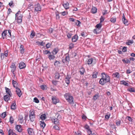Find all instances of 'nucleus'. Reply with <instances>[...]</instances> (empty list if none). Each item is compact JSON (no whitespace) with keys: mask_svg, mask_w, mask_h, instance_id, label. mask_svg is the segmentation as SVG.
<instances>
[{"mask_svg":"<svg viewBox=\"0 0 135 135\" xmlns=\"http://www.w3.org/2000/svg\"><path fill=\"white\" fill-rule=\"evenodd\" d=\"M102 78L99 81V83L102 85H104L105 83L109 82L110 81V78L108 75L104 73H102Z\"/></svg>","mask_w":135,"mask_h":135,"instance_id":"obj_1","label":"nucleus"},{"mask_svg":"<svg viewBox=\"0 0 135 135\" xmlns=\"http://www.w3.org/2000/svg\"><path fill=\"white\" fill-rule=\"evenodd\" d=\"M64 97L70 104H74L73 98L69 93L65 94L64 95Z\"/></svg>","mask_w":135,"mask_h":135,"instance_id":"obj_2","label":"nucleus"},{"mask_svg":"<svg viewBox=\"0 0 135 135\" xmlns=\"http://www.w3.org/2000/svg\"><path fill=\"white\" fill-rule=\"evenodd\" d=\"M22 15L21 14V12L19 11L15 14V19L17 20V22L20 23H21Z\"/></svg>","mask_w":135,"mask_h":135,"instance_id":"obj_3","label":"nucleus"},{"mask_svg":"<svg viewBox=\"0 0 135 135\" xmlns=\"http://www.w3.org/2000/svg\"><path fill=\"white\" fill-rule=\"evenodd\" d=\"M10 67L12 69L11 70V72L13 74H14V72L16 69L15 64L14 63H12L11 65L10 66Z\"/></svg>","mask_w":135,"mask_h":135,"instance_id":"obj_4","label":"nucleus"},{"mask_svg":"<svg viewBox=\"0 0 135 135\" xmlns=\"http://www.w3.org/2000/svg\"><path fill=\"white\" fill-rule=\"evenodd\" d=\"M53 103L54 104H56L59 102V100L56 97H52V98Z\"/></svg>","mask_w":135,"mask_h":135,"instance_id":"obj_5","label":"nucleus"},{"mask_svg":"<svg viewBox=\"0 0 135 135\" xmlns=\"http://www.w3.org/2000/svg\"><path fill=\"white\" fill-rule=\"evenodd\" d=\"M26 65L23 62H21L19 64V67L20 69H22L25 68Z\"/></svg>","mask_w":135,"mask_h":135,"instance_id":"obj_6","label":"nucleus"},{"mask_svg":"<svg viewBox=\"0 0 135 135\" xmlns=\"http://www.w3.org/2000/svg\"><path fill=\"white\" fill-rule=\"evenodd\" d=\"M16 130L19 132H21L22 131V128L20 125H17L15 127Z\"/></svg>","mask_w":135,"mask_h":135,"instance_id":"obj_7","label":"nucleus"},{"mask_svg":"<svg viewBox=\"0 0 135 135\" xmlns=\"http://www.w3.org/2000/svg\"><path fill=\"white\" fill-rule=\"evenodd\" d=\"M16 92L17 94L18 95L19 97H20L21 95H22L21 91L19 88H16Z\"/></svg>","mask_w":135,"mask_h":135,"instance_id":"obj_8","label":"nucleus"},{"mask_svg":"<svg viewBox=\"0 0 135 135\" xmlns=\"http://www.w3.org/2000/svg\"><path fill=\"white\" fill-rule=\"evenodd\" d=\"M51 120L52 122H54L55 124H59V120L57 118H53L51 119Z\"/></svg>","mask_w":135,"mask_h":135,"instance_id":"obj_9","label":"nucleus"},{"mask_svg":"<svg viewBox=\"0 0 135 135\" xmlns=\"http://www.w3.org/2000/svg\"><path fill=\"white\" fill-rule=\"evenodd\" d=\"M27 131L29 135H34V132L32 128H29L27 129Z\"/></svg>","mask_w":135,"mask_h":135,"instance_id":"obj_10","label":"nucleus"},{"mask_svg":"<svg viewBox=\"0 0 135 135\" xmlns=\"http://www.w3.org/2000/svg\"><path fill=\"white\" fill-rule=\"evenodd\" d=\"M41 9V8L40 4H38L35 5V10L36 11H40Z\"/></svg>","mask_w":135,"mask_h":135,"instance_id":"obj_11","label":"nucleus"},{"mask_svg":"<svg viewBox=\"0 0 135 135\" xmlns=\"http://www.w3.org/2000/svg\"><path fill=\"white\" fill-rule=\"evenodd\" d=\"M5 89L7 93L8 94L10 97H11L12 96V94L10 89L6 87H5Z\"/></svg>","mask_w":135,"mask_h":135,"instance_id":"obj_12","label":"nucleus"},{"mask_svg":"<svg viewBox=\"0 0 135 135\" xmlns=\"http://www.w3.org/2000/svg\"><path fill=\"white\" fill-rule=\"evenodd\" d=\"M54 55H51V53L49 55H48V57L50 60H54L55 58V56H54Z\"/></svg>","mask_w":135,"mask_h":135,"instance_id":"obj_13","label":"nucleus"},{"mask_svg":"<svg viewBox=\"0 0 135 135\" xmlns=\"http://www.w3.org/2000/svg\"><path fill=\"white\" fill-rule=\"evenodd\" d=\"M122 20L123 21V23L126 25H127L128 21L127 20H126L125 17L124 15V14L122 16Z\"/></svg>","mask_w":135,"mask_h":135,"instance_id":"obj_14","label":"nucleus"},{"mask_svg":"<svg viewBox=\"0 0 135 135\" xmlns=\"http://www.w3.org/2000/svg\"><path fill=\"white\" fill-rule=\"evenodd\" d=\"M9 95H6L4 96L3 98L4 101L7 102L10 99V97Z\"/></svg>","mask_w":135,"mask_h":135,"instance_id":"obj_15","label":"nucleus"},{"mask_svg":"<svg viewBox=\"0 0 135 135\" xmlns=\"http://www.w3.org/2000/svg\"><path fill=\"white\" fill-rule=\"evenodd\" d=\"M70 77L68 75H67L65 78V82L68 84H69L70 83Z\"/></svg>","mask_w":135,"mask_h":135,"instance_id":"obj_16","label":"nucleus"},{"mask_svg":"<svg viewBox=\"0 0 135 135\" xmlns=\"http://www.w3.org/2000/svg\"><path fill=\"white\" fill-rule=\"evenodd\" d=\"M65 56V62L66 63H68L70 60L68 54H66Z\"/></svg>","mask_w":135,"mask_h":135,"instance_id":"obj_17","label":"nucleus"},{"mask_svg":"<svg viewBox=\"0 0 135 135\" xmlns=\"http://www.w3.org/2000/svg\"><path fill=\"white\" fill-rule=\"evenodd\" d=\"M18 121L20 123H22L23 122V117L22 115H20L19 116Z\"/></svg>","mask_w":135,"mask_h":135,"instance_id":"obj_18","label":"nucleus"},{"mask_svg":"<svg viewBox=\"0 0 135 135\" xmlns=\"http://www.w3.org/2000/svg\"><path fill=\"white\" fill-rule=\"evenodd\" d=\"M78 38V37L76 35H75L72 38V41L73 42H75L76 41Z\"/></svg>","mask_w":135,"mask_h":135,"instance_id":"obj_19","label":"nucleus"},{"mask_svg":"<svg viewBox=\"0 0 135 135\" xmlns=\"http://www.w3.org/2000/svg\"><path fill=\"white\" fill-rule=\"evenodd\" d=\"M40 126L42 128H43L45 126L46 124L43 120L40 122Z\"/></svg>","mask_w":135,"mask_h":135,"instance_id":"obj_20","label":"nucleus"},{"mask_svg":"<svg viewBox=\"0 0 135 135\" xmlns=\"http://www.w3.org/2000/svg\"><path fill=\"white\" fill-rule=\"evenodd\" d=\"M20 52L21 54H23L24 52V46L23 45H21L20 47Z\"/></svg>","mask_w":135,"mask_h":135,"instance_id":"obj_21","label":"nucleus"},{"mask_svg":"<svg viewBox=\"0 0 135 135\" xmlns=\"http://www.w3.org/2000/svg\"><path fill=\"white\" fill-rule=\"evenodd\" d=\"M97 9L95 7H93L91 10V12L93 13H96L97 12Z\"/></svg>","mask_w":135,"mask_h":135,"instance_id":"obj_22","label":"nucleus"},{"mask_svg":"<svg viewBox=\"0 0 135 135\" xmlns=\"http://www.w3.org/2000/svg\"><path fill=\"white\" fill-rule=\"evenodd\" d=\"M7 30H4L2 33V35L3 39H4V38L6 37V36L7 34Z\"/></svg>","mask_w":135,"mask_h":135,"instance_id":"obj_23","label":"nucleus"},{"mask_svg":"<svg viewBox=\"0 0 135 135\" xmlns=\"http://www.w3.org/2000/svg\"><path fill=\"white\" fill-rule=\"evenodd\" d=\"M12 84L15 88H18V84L16 81H15L14 80H13Z\"/></svg>","mask_w":135,"mask_h":135,"instance_id":"obj_24","label":"nucleus"},{"mask_svg":"<svg viewBox=\"0 0 135 135\" xmlns=\"http://www.w3.org/2000/svg\"><path fill=\"white\" fill-rule=\"evenodd\" d=\"M93 60L92 58L89 59L87 61L86 64L88 65L91 64L93 63Z\"/></svg>","mask_w":135,"mask_h":135,"instance_id":"obj_25","label":"nucleus"},{"mask_svg":"<svg viewBox=\"0 0 135 135\" xmlns=\"http://www.w3.org/2000/svg\"><path fill=\"white\" fill-rule=\"evenodd\" d=\"M113 76L117 78H119V73L118 72L115 73H114L113 74Z\"/></svg>","mask_w":135,"mask_h":135,"instance_id":"obj_26","label":"nucleus"},{"mask_svg":"<svg viewBox=\"0 0 135 135\" xmlns=\"http://www.w3.org/2000/svg\"><path fill=\"white\" fill-rule=\"evenodd\" d=\"M69 3L66 2L63 4V6L65 9H68L69 8Z\"/></svg>","mask_w":135,"mask_h":135,"instance_id":"obj_27","label":"nucleus"},{"mask_svg":"<svg viewBox=\"0 0 135 135\" xmlns=\"http://www.w3.org/2000/svg\"><path fill=\"white\" fill-rule=\"evenodd\" d=\"M85 72V69L84 68H81L80 69V72L81 75H83Z\"/></svg>","mask_w":135,"mask_h":135,"instance_id":"obj_28","label":"nucleus"},{"mask_svg":"<svg viewBox=\"0 0 135 135\" xmlns=\"http://www.w3.org/2000/svg\"><path fill=\"white\" fill-rule=\"evenodd\" d=\"M46 115L45 114H42L40 116V118L42 119V120H45L46 119Z\"/></svg>","mask_w":135,"mask_h":135,"instance_id":"obj_29","label":"nucleus"},{"mask_svg":"<svg viewBox=\"0 0 135 135\" xmlns=\"http://www.w3.org/2000/svg\"><path fill=\"white\" fill-rule=\"evenodd\" d=\"M128 90L131 92H134L135 89L134 88H129L128 89Z\"/></svg>","mask_w":135,"mask_h":135,"instance_id":"obj_30","label":"nucleus"},{"mask_svg":"<svg viewBox=\"0 0 135 135\" xmlns=\"http://www.w3.org/2000/svg\"><path fill=\"white\" fill-rule=\"evenodd\" d=\"M16 104L15 103H13L11 105V109L13 110H15L16 109Z\"/></svg>","mask_w":135,"mask_h":135,"instance_id":"obj_31","label":"nucleus"},{"mask_svg":"<svg viewBox=\"0 0 135 135\" xmlns=\"http://www.w3.org/2000/svg\"><path fill=\"white\" fill-rule=\"evenodd\" d=\"M58 51V49H54L53 51H52V53L53 55H56L57 52Z\"/></svg>","mask_w":135,"mask_h":135,"instance_id":"obj_32","label":"nucleus"},{"mask_svg":"<svg viewBox=\"0 0 135 135\" xmlns=\"http://www.w3.org/2000/svg\"><path fill=\"white\" fill-rule=\"evenodd\" d=\"M120 83L121 84H123L126 86H128V83L124 80L121 81Z\"/></svg>","mask_w":135,"mask_h":135,"instance_id":"obj_33","label":"nucleus"},{"mask_svg":"<svg viewBox=\"0 0 135 135\" xmlns=\"http://www.w3.org/2000/svg\"><path fill=\"white\" fill-rule=\"evenodd\" d=\"M98 73L97 72H95L93 73L92 75V77L93 78H96L97 77V75Z\"/></svg>","mask_w":135,"mask_h":135,"instance_id":"obj_34","label":"nucleus"},{"mask_svg":"<svg viewBox=\"0 0 135 135\" xmlns=\"http://www.w3.org/2000/svg\"><path fill=\"white\" fill-rule=\"evenodd\" d=\"M50 53V52L49 51L45 50L43 51V54L44 55H49Z\"/></svg>","mask_w":135,"mask_h":135,"instance_id":"obj_35","label":"nucleus"},{"mask_svg":"<svg viewBox=\"0 0 135 135\" xmlns=\"http://www.w3.org/2000/svg\"><path fill=\"white\" fill-rule=\"evenodd\" d=\"M35 116V112L33 110H31L30 111V113L29 114V116Z\"/></svg>","mask_w":135,"mask_h":135,"instance_id":"obj_36","label":"nucleus"},{"mask_svg":"<svg viewBox=\"0 0 135 135\" xmlns=\"http://www.w3.org/2000/svg\"><path fill=\"white\" fill-rule=\"evenodd\" d=\"M35 116H29V117L30 120L32 122H33L35 120Z\"/></svg>","mask_w":135,"mask_h":135,"instance_id":"obj_37","label":"nucleus"},{"mask_svg":"<svg viewBox=\"0 0 135 135\" xmlns=\"http://www.w3.org/2000/svg\"><path fill=\"white\" fill-rule=\"evenodd\" d=\"M133 42V40H129L128 42L127 43V44L128 45H130L132 44Z\"/></svg>","mask_w":135,"mask_h":135,"instance_id":"obj_38","label":"nucleus"},{"mask_svg":"<svg viewBox=\"0 0 135 135\" xmlns=\"http://www.w3.org/2000/svg\"><path fill=\"white\" fill-rule=\"evenodd\" d=\"M116 18L115 17L112 18L110 19V21L113 23L115 22L116 21Z\"/></svg>","mask_w":135,"mask_h":135,"instance_id":"obj_39","label":"nucleus"},{"mask_svg":"<svg viewBox=\"0 0 135 135\" xmlns=\"http://www.w3.org/2000/svg\"><path fill=\"white\" fill-rule=\"evenodd\" d=\"M60 76V75L59 73H56L55 74V79H59Z\"/></svg>","mask_w":135,"mask_h":135,"instance_id":"obj_40","label":"nucleus"},{"mask_svg":"<svg viewBox=\"0 0 135 135\" xmlns=\"http://www.w3.org/2000/svg\"><path fill=\"white\" fill-rule=\"evenodd\" d=\"M14 133L12 129H10L9 130L8 132L9 135H13Z\"/></svg>","mask_w":135,"mask_h":135,"instance_id":"obj_41","label":"nucleus"},{"mask_svg":"<svg viewBox=\"0 0 135 135\" xmlns=\"http://www.w3.org/2000/svg\"><path fill=\"white\" fill-rule=\"evenodd\" d=\"M35 36V33L33 31H32V32H31V33L30 35V37L32 38L34 36Z\"/></svg>","mask_w":135,"mask_h":135,"instance_id":"obj_42","label":"nucleus"},{"mask_svg":"<svg viewBox=\"0 0 135 135\" xmlns=\"http://www.w3.org/2000/svg\"><path fill=\"white\" fill-rule=\"evenodd\" d=\"M126 119H128L129 121L132 122L133 119H132V118L129 116H127L126 117Z\"/></svg>","mask_w":135,"mask_h":135,"instance_id":"obj_43","label":"nucleus"},{"mask_svg":"<svg viewBox=\"0 0 135 135\" xmlns=\"http://www.w3.org/2000/svg\"><path fill=\"white\" fill-rule=\"evenodd\" d=\"M60 64V62L58 61H56L54 63V65L56 66H58Z\"/></svg>","mask_w":135,"mask_h":135,"instance_id":"obj_44","label":"nucleus"},{"mask_svg":"<svg viewBox=\"0 0 135 135\" xmlns=\"http://www.w3.org/2000/svg\"><path fill=\"white\" fill-rule=\"evenodd\" d=\"M99 96L98 94H96L93 97V99L94 100L97 99L99 97Z\"/></svg>","mask_w":135,"mask_h":135,"instance_id":"obj_45","label":"nucleus"},{"mask_svg":"<svg viewBox=\"0 0 135 135\" xmlns=\"http://www.w3.org/2000/svg\"><path fill=\"white\" fill-rule=\"evenodd\" d=\"M33 101L36 103H38L39 102V100L37 98H34Z\"/></svg>","mask_w":135,"mask_h":135,"instance_id":"obj_46","label":"nucleus"},{"mask_svg":"<svg viewBox=\"0 0 135 135\" xmlns=\"http://www.w3.org/2000/svg\"><path fill=\"white\" fill-rule=\"evenodd\" d=\"M14 120L13 119V118L12 117V116H11L10 117V122L11 123H12L14 122Z\"/></svg>","mask_w":135,"mask_h":135,"instance_id":"obj_47","label":"nucleus"},{"mask_svg":"<svg viewBox=\"0 0 135 135\" xmlns=\"http://www.w3.org/2000/svg\"><path fill=\"white\" fill-rule=\"evenodd\" d=\"M105 19V17L103 16H101V18H100V23H101L103 22Z\"/></svg>","mask_w":135,"mask_h":135,"instance_id":"obj_48","label":"nucleus"},{"mask_svg":"<svg viewBox=\"0 0 135 135\" xmlns=\"http://www.w3.org/2000/svg\"><path fill=\"white\" fill-rule=\"evenodd\" d=\"M6 112H4L2 113L1 114L2 117L3 118H4L6 116Z\"/></svg>","mask_w":135,"mask_h":135,"instance_id":"obj_49","label":"nucleus"},{"mask_svg":"<svg viewBox=\"0 0 135 135\" xmlns=\"http://www.w3.org/2000/svg\"><path fill=\"white\" fill-rule=\"evenodd\" d=\"M76 25L78 26H79V24L80 23V21L78 20H76L75 22Z\"/></svg>","mask_w":135,"mask_h":135,"instance_id":"obj_50","label":"nucleus"},{"mask_svg":"<svg viewBox=\"0 0 135 135\" xmlns=\"http://www.w3.org/2000/svg\"><path fill=\"white\" fill-rule=\"evenodd\" d=\"M100 23L99 24H97L96 26V27L97 28H100L101 27L102 25Z\"/></svg>","mask_w":135,"mask_h":135,"instance_id":"obj_51","label":"nucleus"},{"mask_svg":"<svg viewBox=\"0 0 135 135\" xmlns=\"http://www.w3.org/2000/svg\"><path fill=\"white\" fill-rule=\"evenodd\" d=\"M53 128L55 129L56 130H59V127L57 125H55L53 127Z\"/></svg>","mask_w":135,"mask_h":135,"instance_id":"obj_52","label":"nucleus"},{"mask_svg":"<svg viewBox=\"0 0 135 135\" xmlns=\"http://www.w3.org/2000/svg\"><path fill=\"white\" fill-rule=\"evenodd\" d=\"M7 31H8V36L11 37V31L10 30H7Z\"/></svg>","mask_w":135,"mask_h":135,"instance_id":"obj_53","label":"nucleus"},{"mask_svg":"<svg viewBox=\"0 0 135 135\" xmlns=\"http://www.w3.org/2000/svg\"><path fill=\"white\" fill-rule=\"evenodd\" d=\"M127 47H123L122 50L123 52H125L127 51Z\"/></svg>","mask_w":135,"mask_h":135,"instance_id":"obj_54","label":"nucleus"},{"mask_svg":"<svg viewBox=\"0 0 135 135\" xmlns=\"http://www.w3.org/2000/svg\"><path fill=\"white\" fill-rule=\"evenodd\" d=\"M51 44L50 43H48L46 45V47L48 49L50 47Z\"/></svg>","mask_w":135,"mask_h":135,"instance_id":"obj_55","label":"nucleus"},{"mask_svg":"<svg viewBox=\"0 0 135 135\" xmlns=\"http://www.w3.org/2000/svg\"><path fill=\"white\" fill-rule=\"evenodd\" d=\"M52 83L54 85H56L57 83V81L53 80L52 81Z\"/></svg>","mask_w":135,"mask_h":135,"instance_id":"obj_56","label":"nucleus"},{"mask_svg":"<svg viewBox=\"0 0 135 135\" xmlns=\"http://www.w3.org/2000/svg\"><path fill=\"white\" fill-rule=\"evenodd\" d=\"M120 122H121L120 120L117 121L116 123V125L117 126H119L120 124Z\"/></svg>","mask_w":135,"mask_h":135,"instance_id":"obj_57","label":"nucleus"},{"mask_svg":"<svg viewBox=\"0 0 135 135\" xmlns=\"http://www.w3.org/2000/svg\"><path fill=\"white\" fill-rule=\"evenodd\" d=\"M81 35L84 37H85L87 36V35L84 32H83L81 33Z\"/></svg>","mask_w":135,"mask_h":135,"instance_id":"obj_58","label":"nucleus"},{"mask_svg":"<svg viewBox=\"0 0 135 135\" xmlns=\"http://www.w3.org/2000/svg\"><path fill=\"white\" fill-rule=\"evenodd\" d=\"M98 30V29L97 28H96L94 29V30L93 32L94 33H96V34H98V32H97V31Z\"/></svg>","mask_w":135,"mask_h":135,"instance_id":"obj_59","label":"nucleus"},{"mask_svg":"<svg viewBox=\"0 0 135 135\" xmlns=\"http://www.w3.org/2000/svg\"><path fill=\"white\" fill-rule=\"evenodd\" d=\"M61 13L62 15L65 16V15H66L68 13L67 12L64 11L61 12Z\"/></svg>","mask_w":135,"mask_h":135,"instance_id":"obj_60","label":"nucleus"},{"mask_svg":"<svg viewBox=\"0 0 135 135\" xmlns=\"http://www.w3.org/2000/svg\"><path fill=\"white\" fill-rule=\"evenodd\" d=\"M72 34L71 33H68L67 34V36L68 38H70L71 37Z\"/></svg>","mask_w":135,"mask_h":135,"instance_id":"obj_61","label":"nucleus"},{"mask_svg":"<svg viewBox=\"0 0 135 135\" xmlns=\"http://www.w3.org/2000/svg\"><path fill=\"white\" fill-rule=\"evenodd\" d=\"M76 135H81V132L80 131H77V132H75Z\"/></svg>","mask_w":135,"mask_h":135,"instance_id":"obj_62","label":"nucleus"},{"mask_svg":"<svg viewBox=\"0 0 135 135\" xmlns=\"http://www.w3.org/2000/svg\"><path fill=\"white\" fill-rule=\"evenodd\" d=\"M132 72V71L130 69H128L126 71L127 74H130Z\"/></svg>","mask_w":135,"mask_h":135,"instance_id":"obj_63","label":"nucleus"},{"mask_svg":"<svg viewBox=\"0 0 135 135\" xmlns=\"http://www.w3.org/2000/svg\"><path fill=\"white\" fill-rule=\"evenodd\" d=\"M4 54L3 53L1 54V59H3L4 57Z\"/></svg>","mask_w":135,"mask_h":135,"instance_id":"obj_64","label":"nucleus"}]
</instances>
